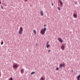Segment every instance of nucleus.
<instances>
[{"instance_id":"nucleus-1","label":"nucleus","mask_w":80,"mask_h":80,"mask_svg":"<svg viewBox=\"0 0 80 80\" xmlns=\"http://www.w3.org/2000/svg\"><path fill=\"white\" fill-rule=\"evenodd\" d=\"M13 68L14 69H16L18 67V66L17 64H14L13 66Z\"/></svg>"},{"instance_id":"nucleus-2","label":"nucleus","mask_w":80,"mask_h":80,"mask_svg":"<svg viewBox=\"0 0 80 80\" xmlns=\"http://www.w3.org/2000/svg\"><path fill=\"white\" fill-rule=\"evenodd\" d=\"M65 47L63 44L62 45L61 47V48L62 50H64L65 49Z\"/></svg>"},{"instance_id":"nucleus-3","label":"nucleus","mask_w":80,"mask_h":80,"mask_svg":"<svg viewBox=\"0 0 80 80\" xmlns=\"http://www.w3.org/2000/svg\"><path fill=\"white\" fill-rule=\"evenodd\" d=\"M58 40L59 41V42H61V43H62L63 42V40H62V38H58Z\"/></svg>"},{"instance_id":"nucleus-4","label":"nucleus","mask_w":80,"mask_h":80,"mask_svg":"<svg viewBox=\"0 0 80 80\" xmlns=\"http://www.w3.org/2000/svg\"><path fill=\"white\" fill-rule=\"evenodd\" d=\"M65 66V64H61L59 65V68H62V67H64V66Z\"/></svg>"},{"instance_id":"nucleus-5","label":"nucleus","mask_w":80,"mask_h":80,"mask_svg":"<svg viewBox=\"0 0 80 80\" xmlns=\"http://www.w3.org/2000/svg\"><path fill=\"white\" fill-rule=\"evenodd\" d=\"M73 16L74 18H77V14L74 13L73 14Z\"/></svg>"},{"instance_id":"nucleus-6","label":"nucleus","mask_w":80,"mask_h":80,"mask_svg":"<svg viewBox=\"0 0 80 80\" xmlns=\"http://www.w3.org/2000/svg\"><path fill=\"white\" fill-rule=\"evenodd\" d=\"M41 34H42V35H44L45 34V32L43 30V29H41Z\"/></svg>"},{"instance_id":"nucleus-7","label":"nucleus","mask_w":80,"mask_h":80,"mask_svg":"<svg viewBox=\"0 0 80 80\" xmlns=\"http://www.w3.org/2000/svg\"><path fill=\"white\" fill-rule=\"evenodd\" d=\"M21 73H22V74H23V73H24V69H22L21 70Z\"/></svg>"},{"instance_id":"nucleus-8","label":"nucleus","mask_w":80,"mask_h":80,"mask_svg":"<svg viewBox=\"0 0 80 80\" xmlns=\"http://www.w3.org/2000/svg\"><path fill=\"white\" fill-rule=\"evenodd\" d=\"M59 2L60 3V4L61 5H63V2H62V1L60 0H59Z\"/></svg>"},{"instance_id":"nucleus-9","label":"nucleus","mask_w":80,"mask_h":80,"mask_svg":"<svg viewBox=\"0 0 80 80\" xmlns=\"http://www.w3.org/2000/svg\"><path fill=\"white\" fill-rule=\"evenodd\" d=\"M23 30V28H22V27H21L20 28V34H22V31Z\"/></svg>"},{"instance_id":"nucleus-10","label":"nucleus","mask_w":80,"mask_h":80,"mask_svg":"<svg viewBox=\"0 0 80 80\" xmlns=\"http://www.w3.org/2000/svg\"><path fill=\"white\" fill-rule=\"evenodd\" d=\"M40 13H41V16H43V15H44L43 12V11H41Z\"/></svg>"},{"instance_id":"nucleus-11","label":"nucleus","mask_w":80,"mask_h":80,"mask_svg":"<svg viewBox=\"0 0 80 80\" xmlns=\"http://www.w3.org/2000/svg\"><path fill=\"white\" fill-rule=\"evenodd\" d=\"M80 74L79 76H78L77 78L78 80H80Z\"/></svg>"},{"instance_id":"nucleus-12","label":"nucleus","mask_w":80,"mask_h":80,"mask_svg":"<svg viewBox=\"0 0 80 80\" xmlns=\"http://www.w3.org/2000/svg\"><path fill=\"white\" fill-rule=\"evenodd\" d=\"M43 30L45 32L46 31V30H47V28H44L43 29Z\"/></svg>"},{"instance_id":"nucleus-13","label":"nucleus","mask_w":80,"mask_h":80,"mask_svg":"<svg viewBox=\"0 0 80 80\" xmlns=\"http://www.w3.org/2000/svg\"><path fill=\"white\" fill-rule=\"evenodd\" d=\"M40 80H45V78H43L42 77H41Z\"/></svg>"},{"instance_id":"nucleus-14","label":"nucleus","mask_w":80,"mask_h":80,"mask_svg":"<svg viewBox=\"0 0 80 80\" xmlns=\"http://www.w3.org/2000/svg\"><path fill=\"white\" fill-rule=\"evenodd\" d=\"M34 73H35V72H32L31 73V75H33Z\"/></svg>"},{"instance_id":"nucleus-15","label":"nucleus","mask_w":80,"mask_h":80,"mask_svg":"<svg viewBox=\"0 0 80 80\" xmlns=\"http://www.w3.org/2000/svg\"><path fill=\"white\" fill-rule=\"evenodd\" d=\"M49 47H50V44H48L47 46V48H49Z\"/></svg>"},{"instance_id":"nucleus-16","label":"nucleus","mask_w":80,"mask_h":80,"mask_svg":"<svg viewBox=\"0 0 80 80\" xmlns=\"http://www.w3.org/2000/svg\"><path fill=\"white\" fill-rule=\"evenodd\" d=\"M58 10H60V8L59 7H58Z\"/></svg>"},{"instance_id":"nucleus-17","label":"nucleus","mask_w":80,"mask_h":80,"mask_svg":"<svg viewBox=\"0 0 80 80\" xmlns=\"http://www.w3.org/2000/svg\"><path fill=\"white\" fill-rule=\"evenodd\" d=\"M33 32H34L35 34H36V31H35V30H34L33 31Z\"/></svg>"},{"instance_id":"nucleus-18","label":"nucleus","mask_w":80,"mask_h":80,"mask_svg":"<svg viewBox=\"0 0 80 80\" xmlns=\"http://www.w3.org/2000/svg\"><path fill=\"white\" fill-rule=\"evenodd\" d=\"M1 8H2V9H3V7H2V6H1Z\"/></svg>"},{"instance_id":"nucleus-19","label":"nucleus","mask_w":80,"mask_h":80,"mask_svg":"<svg viewBox=\"0 0 80 80\" xmlns=\"http://www.w3.org/2000/svg\"><path fill=\"white\" fill-rule=\"evenodd\" d=\"M58 70H59V68H56V70L58 71Z\"/></svg>"},{"instance_id":"nucleus-20","label":"nucleus","mask_w":80,"mask_h":80,"mask_svg":"<svg viewBox=\"0 0 80 80\" xmlns=\"http://www.w3.org/2000/svg\"><path fill=\"white\" fill-rule=\"evenodd\" d=\"M3 42H1V45H3Z\"/></svg>"},{"instance_id":"nucleus-21","label":"nucleus","mask_w":80,"mask_h":80,"mask_svg":"<svg viewBox=\"0 0 80 80\" xmlns=\"http://www.w3.org/2000/svg\"><path fill=\"white\" fill-rule=\"evenodd\" d=\"M10 80H13L12 78H11L10 79Z\"/></svg>"},{"instance_id":"nucleus-22","label":"nucleus","mask_w":80,"mask_h":80,"mask_svg":"<svg viewBox=\"0 0 80 80\" xmlns=\"http://www.w3.org/2000/svg\"><path fill=\"white\" fill-rule=\"evenodd\" d=\"M75 4H77V2L76 1L75 2Z\"/></svg>"},{"instance_id":"nucleus-23","label":"nucleus","mask_w":80,"mask_h":80,"mask_svg":"<svg viewBox=\"0 0 80 80\" xmlns=\"http://www.w3.org/2000/svg\"><path fill=\"white\" fill-rule=\"evenodd\" d=\"M19 34H20V29L19 31Z\"/></svg>"},{"instance_id":"nucleus-24","label":"nucleus","mask_w":80,"mask_h":80,"mask_svg":"<svg viewBox=\"0 0 80 80\" xmlns=\"http://www.w3.org/2000/svg\"><path fill=\"white\" fill-rule=\"evenodd\" d=\"M52 6H53V3H52Z\"/></svg>"},{"instance_id":"nucleus-25","label":"nucleus","mask_w":80,"mask_h":80,"mask_svg":"<svg viewBox=\"0 0 80 80\" xmlns=\"http://www.w3.org/2000/svg\"><path fill=\"white\" fill-rule=\"evenodd\" d=\"M28 0H24L26 2H27Z\"/></svg>"},{"instance_id":"nucleus-26","label":"nucleus","mask_w":80,"mask_h":80,"mask_svg":"<svg viewBox=\"0 0 80 80\" xmlns=\"http://www.w3.org/2000/svg\"><path fill=\"white\" fill-rule=\"evenodd\" d=\"M48 52H50V50H49L48 51Z\"/></svg>"},{"instance_id":"nucleus-27","label":"nucleus","mask_w":80,"mask_h":80,"mask_svg":"<svg viewBox=\"0 0 80 80\" xmlns=\"http://www.w3.org/2000/svg\"><path fill=\"white\" fill-rule=\"evenodd\" d=\"M48 42H49L48 41L47 43V45L48 44Z\"/></svg>"},{"instance_id":"nucleus-28","label":"nucleus","mask_w":80,"mask_h":80,"mask_svg":"<svg viewBox=\"0 0 80 80\" xmlns=\"http://www.w3.org/2000/svg\"><path fill=\"white\" fill-rule=\"evenodd\" d=\"M36 46H37V43H36Z\"/></svg>"},{"instance_id":"nucleus-29","label":"nucleus","mask_w":80,"mask_h":80,"mask_svg":"<svg viewBox=\"0 0 80 80\" xmlns=\"http://www.w3.org/2000/svg\"><path fill=\"white\" fill-rule=\"evenodd\" d=\"M44 27H46V25H44Z\"/></svg>"},{"instance_id":"nucleus-30","label":"nucleus","mask_w":80,"mask_h":80,"mask_svg":"<svg viewBox=\"0 0 80 80\" xmlns=\"http://www.w3.org/2000/svg\"><path fill=\"white\" fill-rule=\"evenodd\" d=\"M1 2H0V4H1Z\"/></svg>"},{"instance_id":"nucleus-31","label":"nucleus","mask_w":80,"mask_h":80,"mask_svg":"<svg viewBox=\"0 0 80 80\" xmlns=\"http://www.w3.org/2000/svg\"><path fill=\"white\" fill-rule=\"evenodd\" d=\"M73 70H72L71 72H73Z\"/></svg>"},{"instance_id":"nucleus-32","label":"nucleus","mask_w":80,"mask_h":80,"mask_svg":"<svg viewBox=\"0 0 80 80\" xmlns=\"http://www.w3.org/2000/svg\"><path fill=\"white\" fill-rule=\"evenodd\" d=\"M63 1H64L65 0H62Z\"/></svg>"}]
</instances>
